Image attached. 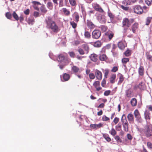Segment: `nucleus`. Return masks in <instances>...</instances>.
Instances as JSON below:
<instances>
[{
    "label": "nucleus",
    "instance_id": "34",
    "mask_svg": "<svg viewBox=\"0 0 152 152\" xmlns=\"http://www.w3.org/2000/svg\"><path fill=\"white\" fill-rule=\"evenodd\" d=\"M152 20V17H147L145 20V25L147 26L149 25Z\"/></svg>",
    "mask_w": 152,
    "mask_h": 152
},
{
    "label": "nucleus",
    "instance_id": "31",
    "mask_svg": "<svg viewBox=\"0 0 152 152\" xmlns=\"http://www.w3.org/2000/svg\"><path fill=\"white\" fill-rule=\"evenodd\" d=\"M62 11L64 15L66 16H69L70 14V12L69 10L66 8H63L62 9Z\"/></svg>",
    "mask_w": 152,
    "mask_h": 152
},
{
    "label": "nucleus",
    "instance_id": "19",
    "mask_svg": "<svg viewBox=\"0 0 152 152\" xmlns=\"http://www.w3.org/2000/svg\"><path fill=\"white\" fill-rule=\"evenodd\" d=\"M103 124L101 123H99L98 124H91L90 126L91 128L92 129H97L98 128H101L102 127Z\"/></svg>",
    "mask_w": 152,
    "mask_h": 152
},
{
    "label": "nucleus",
    "instance_id": "51",
    "mask_svg": "<svg viewBox=\"0 0 152 152\" xmlns=\"http://www.w3.org/2000/svg\"><path fill=\"white\" fill-rule=\"evenodd\" d=\"M103 72L104 73V76L106 78L107 77V76L109 73V70L108 69H106Z\"/></svg>",
    "mask_w": 152,
    "mask_h": 152
},
{
    "label": "nucleus",
    "instance_id": "58",
    "mask_svg": "<svg viewBox=\"0 0 152 152\" xmlns=\"http://www.w3.org/2000/svg\"><path fill=\"white\" fill-rule=\"evenodd\" d=\"M120 7L123 10L125 11H127L129 10V7H125L122 5H120Z\"/></svg>",
    "mask_w": 152,
    "mask_h": 152
},
{
    "label": "nucleus",
    "instance_id": "9",
    "mask_svg": "<svg viewBox=\"0 0 152 152\" xmlns=\"http://www.w3.org/2000/svg\"><path fill=\"white\" fill-rule=\"evenodd\" d=\"M125 96L126 97L130 98L133 96V93L132 90L131 88L126 90L125 91Z\"/></svg>",
    "mask_w": 152,
    "mask_h": 152
},
{
    "label": "nucleus",
    "instance_id": "36",
    "mask_svg": "<svg viewBox=\"0 0 152 152\" xmlns=\"http://www.w3.org/2000/svg\"><path fill=\"white\" fill-rule=\"evenodd\" d=\"M130 0H124L122 2V3L125 6L129 5L131 4Z\"/></svg>",
    "mask_w": 152,
    "mask_h": 152
},
{
    "label": "nucleus",
    "instance_id": "15",
    "mask_svg": "<svg viewBox=\"0 0 152 152\" xmlns=\"http://www.w3.org/2000/svg\"><path fill=\"white\" fill-rule=\"evenodd\" d=\"M86 25L87 27L90 29L94 28L95 25L90 20H87L86 21Z\"/></svg>",
    "mask_w": 152,
    "mask_h": 152
},
{
    "label": "nucleus",
    "instance_id": "11",
    "mask_svg": "<svg viewBox=\"0 0 152 152\" xmlns=\"http://www.w3.org/2000/svg\"><path fill=\"white\" fill-rule=\"evenodd\" d=\"M95 75L97 79L101 80L102 78V74L101 72L97 69L95 71Z\"/></svg>",
    "mask_w": 152,
    "mask_h": 152
},
{
    "label": "nucleus",
    "instance_id": "60",
    "mask_svg": "<svg viewBox=\"0 0 152 152\" xmlns=\"http://www.w3.org/2000/svg\"><path fill=\"white\" fill-rule=\"evenodd\" d=\"M89 77L90 79H94L95 78V76L93 73H91L89 75Z\"/></svg>",
    "mask_w": 152,
    "mask_h": 152
},
{
    "label": "nucleus",
    "instance_id": "33",
    "mask_svg": "<svg viewBox=\"0 0 152 152\" xmlns=\"http://www.w3.org/2000/svg\"><path fill=\"white\" fill-rule=\"evenodd\" d=\"M63 78L64 81H68L70 78V76L69 74L65 73L63 75Z\"/></svg>",
    "mask_w": 152,
    "mask_h": 152
},
{
    "label": "nucleus",
    "instance_id": "23",
    "mask_svg": "<svg viewBox=\"0 0 152 152\" xmlns=\"http://www.w3.org/2000/svg\"><path fill=\"white\" fill-rule=\"evenodd\" d=\"M82 46L86 52V54L88 53L89 52V47L88 44H83L82 45Z\"/></svg>",
    "mask_w": 152,
    "mask_h": 152
},
{
    "label": "nucleus",
    "instance_id": "52",
    "mask_svg": "<svg viewBox=\"0 0 152 152\" xmlns=\"http://www.w3.org/2000/svg\"><path fill=\"white\" fill-rule=\"evenodd\" d=\"M114 138L117 142H122V140L117 135L115 136L114 137Z\"/></svg>",
    "mask_w": 152,
    "mask_h": 152
},
{
    "label": "nucleus",
    "instance_id": "10",
    "mask_svg": "<svg viewBox=\"0 0 152 152\" xmlns=\"http://www.w3.org/2000/svg\"><path fill=\"white\" fill-rule=\"evenodd\" d=\"M93 6L94 8L96 11L101 13H103L104 12L103 10L98 4H94L93 5Z\"/></svg>",
    "mask_w": 152,
    "mask_h": 152
},
{
    "label": "nucleus",
    "instance_id": "17",
    "mask_svg": "<svg viewBox=\"0 0 152 152\" xmlns=\"http://www.w3.org/2000/svg\"><path fill=\"white\" fill-rule=\"evenodd\" d=\"M105 35L108 37L109 40H111L114 37V33L110 31H108L105 33Z\"/></svg>",
    "mask_w": 152,
    "mask_h": 152
},
{
    "label": "nucleus",
    "instance_id": "22",
    "mask_svg": "<svg viewBox=\"0 0 152 152\" xmlns=\"http://www.w3.org/2000/svg\"><path fill=\"white\" fill-rule=\"evenodd\" d=\"M150 113L148 110H145L144 113V115L145 119L146 120H149L150 119Z\"/></svg>",
    "mask_w": 152,
    "mask_h": 152
},
{
    "label": "nucleus",
    "instance_id": "53",
    "mask_svg": "<svg viewBox=\"0 0 152 152\" xmlns=\"http://www.w3.org/2000/svg\"><path fill=\"white\" fill-rule=\"evenodd\" d=\"M145 3L148 6H151L152 4V0H145Z\"/></svg>",
    "mask_w": 152,
    "mask_h": 152
},
{
    "label": "nucleus",
    "instance_id": "29",
    "mask_svg": "<svg viewBox=\"0 0 152 152\" xmlns=\"http://www.w3.org/2000/svg\"><path fill=\"white\" fill-rule=\"evenodd\" d=\"M99 60L102 61H105L107 59V56L105 54H101L99 56Z\"/></svg>",
    "mask_w": 152,
    "mask_h": 152
},
{
    "label": "nucleus",
    "instance_id": "54",
    "mask_svg": "<svg viewBox=\"0 0 152 152\" xmlns=\"http://www.w3.org/2000/svg\"><path fill=\"white\" fill-rule=\"evenodd\" d=\"M5 15L7 18L8 19H10L12 18L11 14L9 12L6 13Z\"/></svg>",
    "mask_w": 152,
    "mask_h": 152
},
{
    "label": "nucleus",
    "instance_id": "62",
    "mask_svg": "<svg viewBox=\"0 0 152 152\" xmlns=\"http://www.w3.org/2000/svg\"><path fill=\"white\" fill-rule=\"evenodd\" d=\"M115 128L116 129L117 131H120L121 130V125L118 124V125L116 126H115Z\"/></svg>",
    "mask_w": 152,
    "mask_h": 152
},
{
    "label": "nucleus",
    "instance_id": "21",
    "mask_svg": "<svg viewBox=\"0 0 152 152\" xmlns=\"http://www.w3.org/2000/svg\"><path fill=\"white\" fill-rule=\"evenodd\" d=\"M102 44V43L101 41L97 40L94 42L93 45L95 47L99 48L101 46Z\"/></svg>",
    "mask_w": 152,
    "mask_h": 152
},
{
    "label": "nucleus",
    "instance_id": "35",
    "mask_svg": "<svg viewBox=\"0 0 152 152\" xmlns=\"http://www.w3.org/2000/svg\"><path fill=\"white\" fill-rule=\"evenodd\" d=\"M72 71L75 73H77L79 72L80 69L77 66H74L72 68Z\"/></svg>",
    "mask_w": 152,
    "mask_h": 152
},
{
    "label": "nucleus",
    "instance_id": "50",
    "mask_svg": "<svg viewBox=\"0 0 152 152\" xmlns=\"http://www.w3.org/2000/svg\"><path fill=\"white\" fill-rule=\"evenodd\" d=\"M78 51L79 54L81 55H83L86 54V52L82 49L80 48L78 49Z\"/></svg>",
    "mask_w": 152,
    "mask_h": 152
},
{
    "label": "nucleus",
    "instance_id": "45",
    "mask_svg": "<svg viewBox=\"0 0 152 152\" xmlns=\"http://www.w3.org/2000/svg\"><path fill=\"white\" fill-rule=\"evenodd\" d=\"M47 7L50 10H52L53 8V4L51 2H48L47 4Z\"/></svg>",
    "mask_w": 152,
    "mask_h": 152
},
{
    "label": "nucleus",
    "instance_id": "1",
    "mask_svg": "<svg viewBox=\"0 0 152 152\" xmlns=\"http://www.w3.org/2000/svg\"><path fill=\"white\" fill-rule=\"evenodd\" d=\"M46 24V27L50 30L51 32L57 33L58 32L60 29L56 23L52 19V18L48 17L46 18L45 20Z\"/></svg>",
    "mask_w": 152,
    "mask_h": 152
},
{
    "label": "nucleus",
    "instance_id": "59",
    "mask_svg": "<svg viewBox=\"0 0 152 152\" xmlns=\"http://www.w3.org/2000/svg\"><path fill=\"white\" fill-rule=\"evenodd\" d=\"M102 120L104 121H107L110 120L109 118L107 117L106 115H103L102 118Z\"/></svg>",
    "mask_w": 152,
    "mask_h": 152
},
{
    "label": "nucleus",
    "instance_id": "3",
    "mask_svg": "<svg viewBox=\"0 0 152 152\" xmlns=\"http://www.w3.org/2000/svg\"><path fill=\"white\" fill-rule=\"evenodd\" d=\"M57 60L64 66L67 65L69 63V59L67 56H65L63 54H59L57 58Z\"/></svg>",
    "mask_w": 152,
    "mask_h": 152
},
{
    "label": "nucleus",
    "instance_id": "44",
    "mask_svg": "<svg viewBox=\"0 0 152 152\" xmlns=\"http://www.w3.org/2000/svg\"><path fill=\"white\" fill-rule=\"evenodd\" d=\"M146 56L147 58L151 61H152V56L149 53L147 52L146 53Z\"/></svg>",
    "mask_w": 152,
    "mask_h": 152
},
{
    "label": "nucleus",
    "instance_id": "8",
    "mask_svg": "<svg viewBox=\"0 0 152 152\" xmlns=\"http://www.w3.org/2000/svg\"><path fill=\"white\" fill-rule=\"evenodd\" d=\"M133 9L134 12L137 14H141L143 12V9L140 5L135 6Z\"/></svg>",
    "mask_w": 152,
    "mask_h": 152
},
{
    "label": "nucleus",
    "instance_id": "38",
    "mask_svg": "<svg viewBox=\"0 0 152 152\" xmlns=\"http://www.w3.org/2000/svg\"><path fill=\"white\" fill-rule=\"evenodd\" d=\"M108 15L111 20H113L115 18V15L110 12H108Z\"/></svg>",
    "mask_w": 152,
    "mask_h": 152
},
{
    "label": "nucleus",
    "instance_id": "24",
    "mask_svg": "<svg viewBox=\"0 0 152 152\" xmlns=\"http://www.w3.org/2000/svg\"><path fill=\"white\" fill-rule=\"evenodd\" d=\"M118 45L119 48L121 50H124L125 47V43L121 41L119 42Z\"/></svg>",
    "mask_w": 152,
    "mask_h": 152
},
{
    "label": "nucleus",
    "instance_id": "43",
    "mask_svg": "<svg viewBox=\"0 0 152 152\" xmlns=\"http://www.w3.org/2000/svg\"><path fill=\"white\" fill-rule=\"evenodd\" d=\"M70 5L72 6H75L77 5L76 0H69Z\"/></svg>",
    "mask_w": 152,
    "mask_h": 152
},
{
    "label": "nucleus",
    "instance_id": "6",
    "mask_svg": "<svg viewBox=\"0 0 152 152\" xmlns=\"http://www.w3.org/2000/svg\"><path fill=\"white\" fill-rule=\"evenodd\" d=\"M101 34V32L99 30H95L92 32V37L93 39H97L100 37Z\"/></svg>",
    "mask_w": 152,
    "mask_h": 152
},
{
    "label": "nucleus",
    "instance_id": "40",
    "mask_svg": "<svg viewBox=\"0 0 152 152\" xmlns=\"http://www.w3.org/2000/svg\"><path fill=\"white\" fill-rule=\"evenodd\" d=\"M109 133L112 136H114L117 133V132L113 128H112L109 131Z\"/></svg>",
    "mask_w": 152,
    "mask_h": 152
},
{
    "label": "nucleus",
    "instance_id": "47",
    "mask_svg": "<svg viewBox=\"0 0 152 152\" xmlns=\"http://www.w3.org/2000/svg\"><path fill=\"white\" fill-rule=\"evenodd\" d=\"M70 25L72 26V27L75 29V28L77 26V24L76 22L74 21H71L70 22Z\"/></svg>",
    "mask_w": 152,
    "mask_h": 152
},
{
    "label": "nucleus",
    "instance_id": "5",
    "mask_svg": "<svg viewBox=\"0 0 152 152\" xmlns=\"http://www.w3.org/2000/svg\"><path fill=\"white\" fill-rule=\"evenodd\" d=\"M121 121L124 131L127 132L129 130V123L126 119V116L124 114H123L122 115Z\"/></svg>",
    "mask_w": 152,
    "mask_h": 152
},
{
    "label": "nucleus",
    "instance_id": "42",
    "mask_svg": "<svg viewBox=\"0 0 152 152\" xmlns=\"http://www.w3.org/2000/svg\"><path fill=\"white\" fill-rule=\"evenodd\" d=\"M129 61V59L128 58H124L121 60V62L123 64H126Z\"/></svg>",
    "mask_w": 152,
    "mask_h": 152
},
{
    "label": "nucleus",
    "instance_id": "14",
    "mask_svg": "<svg viewBox=\"0 0 152 152\" xmlns=\"http://www.w3.org/2000/svg\"><path fill=\"white\" fill-rule=\"evenodd\" d=\"M72 17L73 20L76 23H78L79 21L80 16L78 13L75 12L72 15Z\"/></svg>",
    "mask_w": 152,
    "mask_h": 152
},
{
    "label": "nucleus",
    "instance_id": "30",
    "mask_svg": "<svg viewBox=\"0 0 152 152\" xmlns=\"http://www.w3.org/2000/svg\"><path fill=\"white\" fill-rule=\"evenodd\" d=\"M103 137L108 142H110L111 141V139L109 137V135L107 134H102Z\"/></svg>",
    "mask_w": 152,
    "mask_h": 152
},
{
    "label": "nucleus",
    "instance_id": "46",
    "mask_svg": "<svg viewBox=\"0 0 152 152\" xmlns=\"http://www.w3.org/2000/svg\"><path fill=\"white\" fill-rule=\"evenodd\" d=\"M100 28L102 31L103 32H105L108 29V28L107 26L104 25L101 26Z\"/></svg>",
    "mask_w": 152,
    "mask_h": 152
},
{
    "label": "nucleus",
    "instance_id": "27",
    "mask_svg": "<svg viewBox=\"0 0 152 152\" xmlns=\"http://www.w3.org/2000/svg\"><path fill=\"white\" fill-rule=\"evenodd\" d=\"M137 101L135 98H132L130 101V103L133 107H135L137 105Z\"/></svg>",
    "mask_w": 152,
    "mask_h": 152
},
{
    "label": "nucleus",
    "instance_id": "20",
    "mask_svg": "<svg viewBox=\"0 0 152 152\" xmlns=\"http://www.w3.org/2000/svg\"><path fill=\"white\" fill-rule=\"evenodd\" d=\"M118 76L119 77V80L118 82V84L119 85H120L124 81V77L123 75L120 73L118 74Z\"/></svg>",
    "mask_w": 152,
    "mask_h": 152
},
{
    "label": "nucleus",
    "instance_id": "57",
    "mask_svg": "<svg viewBox=\"0 0 152 152\" xmlns=\"http://www.w3.org/2000/svg\"><path fill=\"white\" fill-rule=\"evenodd\" d=\"M81 11L83 15L86 16V12L85 8L82 7H81Z\"/></svg>",
    "mask_w": 152,
    "mask_h": 152
},
{
    "label": "nucleus",
    "instance_id": "61",
    "mask_svg": "<svg viewBox=\"0 0 152 152\" xmlns=\"http://www.w3.org/2000/svg\"><path fill=\"white\" fill-rule=\"evenodd\" d=\"M119 118L117 117H115L114 119L113 122L115 124H117L119 122Z\"/></svg>",
    "mask_w": 152,
    "mask_h": 152
},
{
    "label": "nucleus",
    "instance_id": "13",
    "mask_svg": "<svg viewBox=\"0 0 152 152\" xmlns=\"http://www.w3.org/2000/svg\"><path fill=\"white\" fill-rule=\"evenodd\" d=\"M138 27L139 24L135 22L132 25L131 29L134 33H136V30L138 29Z\"/></svg>",
    "mask_w": 152,
    "mask_h": 152
},
{
    "label": "nucleus",
    "instance_id": "26",
    "mask_svg": "<svg viewBox=\"0 0 152 152\" xmlns=\"http://www.w3.org/2000/svg\"><path fill=\"white\" fill-rule=\"evenodd\" d=\"M90 58L91 60L94 62H96L97 60V56L94 53L91 54Z\"/></svg>",
    "mask_w": 152,
    "mask_h": 152
},
{
    "label": "nucleus",
    "instance_id": "48",
    "mask_svg": "<svg viewBox=\"0 0 152 152\" xmlns=\"http://www.w3.org/2000/svg\"><path fill=\"white\" fill-rule=\"evenodd\" d=\"M85 37L88 39H89L91 37V34L88 31H85L84 33Z\"/></svg>",
    "mask_w": 152,
    "mask_h": 152
},
{
    "label": "nucleus",
    "instance_id": "4",
    "mask_svg": "<svg viewBox=\"0 0 152 152\" xmlns=\"http://www.w3.org/2000/svg\"><path fill=\"white\" fill-rule=\"evenodd\" d=\"M143 132L145 136L149 137L152 136V126L150 124H147L144 126Z\"/></svg>",
    "mask_w": 152,
    "mask_h": 152
},
{
    "label": "nucleus",
    "instance_id": "37",
    "mask_svg": "<svg viewBox=\"0 0 152 152\" xmlns=\"http://www.w3.org/2000/svg\"><path fill=\"white\" fill-rule=\"evenodd\" d=\"M41 11L42 12L44 13V14L46 13L47 12V10L46 9V7L45 6L42 5L40 7V8Z\"/></svg>",
    "mask_w": 152,
    "mask_h": 152
},
{
    "label": "nucleus",
    "instance_id": "32",
    "mask_svg": "<svg viewBox=\"0 0 152 152\" xmlns=\"http://www.w3.org/2000/svg\"><path fill=\"white\" fill-rule=\"evenodd\" d=\"M132 53V50H127L124 53V54L125 56L129 57L130 56Z\"/></svg>",
    "mask_w": 152,
    "mask_h": 152
},
{
    "label": "nucleus",
    "instance_id": "12",
    "mask_svg": "<svg viewBox=\"0 0 152 152\" xmlns=\"http://www.w3.org/2000/svg\"><path fill=\"white\" fill-rule=\"evenodd\" d=\"M93 85L96 88L97 91H99L102 89V88L100 86V82L98 81L94 82Z\"/></svg>",
    "mask_w": 152,
    "mask_h": 152
},
{
    "label": "nucleus",
    "instance_id": "18",
    "mask_svg": "<svg viewBox=\"0 0 152 152\" xmlns=\"http://www.w3.org/2000/svg\"><path fill=\"white\" fill-rule=\"evenodd\" d=\"M128 120L130 123L134 122V118L133 115L132 113L129 114L127 116Z\"/></svg>",
    "mask_w": 152,
    "mask_h": 152
},
{
    "label": "nucleus",
    "instance_id": "41",
    "mask_svg": "<svg viewBox=\"0 0 152 152\" xmlns=\"http://www.w3.org/2000/svg\"><path fill=\"white\" fill-rule=\"evenodd\" d=\"M138 86L139 88L141 90H144L145 88V84L142 82L140 83Z\"/></svg>",
    "mask_w": 152,
    "mask_h": 152
},
{
    "label": "nucleus",
    "instance_id": "49",
    "mask_svg": "<svg viewBox=\"0 0 152 152\" xmlns=\"http://www.w3.org/2000/svg\"><path fill=\"white\" fill-rule=\"evenodd\" d=\"M12 15L14 19L18 21L19 20V18L15 12L14 11L12 14Z\"/></svg>",
    "mask_w": 152,
    "mask_h": 152
},
{
    "label": "nucleus",
    "instance_id": "7",
    "mask_svg": "<svg viewBox=\"0 0 152 152\" xmlns=\"http://www.w3.org/2000/svg\"><path fill=\"white\" fill-rule=\"evenodd\" d=\"M134 116L137 121L139 123H141L142 120L140 114L137 109L135 110L134 112Z\"/></svg>",
    "mask_w": 152,
    "mask_h": 152
},
{
    "label": "nucleus",
    "instance_id": "16",
    "mask_svg": "<svg viewBox=\"0 0 152 152\" xmlns=\"http://www.w3.org/2000/svg\"><path fill=\"white\" fill-rule=\"evenodd\" d=\"M32 3L33 4V7L36 10L39 11V8L38 6L39 5H41V4L39 2L37 1H33L32 2Z\"/></svg>",
    "mask_w": 152,
    "mask_h": 152
},
{
    "label": "nucleus",
    "instance_id": "55",
    "mask_svg": "<svg viewBox=\"0 0 152 152\" xmlns=\"http://www.w3.org/2000/svg\"><path fill=\"white\" fill-rule=\"evenodd\" d=\"M118 66H115L111 70V71L113 72H116L118 70Z\"/></svg>",
    "mask_w": 152,
    "mask_h": 152
},
{
    "label": "nucleus",
    "instance_id": "63",
    "mask_svg": "<svg viewBox=\"0 0 152 152\" xmlns=\"http://www.w3.org/2000/svg\"><path fill=\"white\" fill-rule=\"evenodd\" d=\"M111 93L110 90H107L105 91L104 93V95L105 96L109 95Z\"/></svg>",
    "mask_w": 152,
    "mask_h": 152
},
{
    "label": "nucleus",
    "instance_id": "56",
    "mask_svg": "<svg viewBox=\"0 0 152 152\" xmlns=\"http://www.w3.org/2000/svg\"><path fill=\"white\" fill-rule=\"evenodd\" d=\"M68 53L71 58H74L75 57V54L73 52H69Z\"/></svg>",
    "mask_w": 152,
    "mask_h": 152
},
{
    "label": "nucleus",
    "instance_id": "28",
    "mask_svg": "<svg viewBox=\"0 0 152 152\" xmlns=\"http://www.w3.org/2000/svg\"><path fill=\"white\" fill-rule=\"evenodd\" d=\"M116 78L115 74L112 75L110 78V82L112 84L114 83L115 82V80Z\"/></svg>",
    "mask_w": 152,
    "mask_h": 152
},
{
    "label": "nucleus",
    "instance_id": "39",
    "mask_svg": "<svg viewBox=\"0 0 152 152\" xmlns=\"http://www.w3.org/2000/svg\"><path fill=\"white\" fill-rule=\"evenodd\" d=\"M34 21V18L31 17L28 18L27 22L29 24L32 25Z\"/></svg>",
    "mask_w": 152,
    "mask_h": 152
},
{
    "label": "nucleus",
    "instance_id": "25",
    "mask_svg": "<svg viewBox=\"0 0 152 152\" xmlns=\"http://www.w3.org/2000/svg\"><path fill=\"white\" fill-rule=\"evenodd\" d=\"M144 67L142 66H140L138 69V73L139 75L141 76H142L144 74Z\"/></svg>",
    "mask_w": 152,
    "mask_h": 152
},
{
    "label": "nucleus",
    "instance_id": "64",
    "mask_svg": "<svg viewBox=\"0 0 152 152\" xmlns=\"http://www.w3.org/2000/svg\"><path fill=\"white\" fill-rule=\"evenodd\" d=\"M147 145L148 148L152 149V144L150 142H147Z\"/></svg>",
    "mask_w": 152,
    "mask_h": 152
},
{
    "label": "nucleus",
    "instance_id": "2",
    "mask_svg": "<svg viewBox=\"0 0 152 152\" xmlns=\"http://www.w3.org/2000/svg\"><path fill=\"white\" fill-rule=\"evenodd\" d=\"M134 19L132 18L129 20L127 18H124L122 22V27L124 28V32H126L128 28L130 27L131 24L134 22Z\"/></svg>",
    "mask_w": 152,
    "mask_h": 152
}]
</instances>
